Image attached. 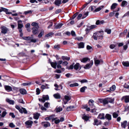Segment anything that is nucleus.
Returning <instances> with one entry per match:
<instances>
[{
  "instance_id": "nucleus-1",
  "label": "nucleus",
  "mask_w": 129,
  "mask_h": 129,
  "mask_svg": "<svg viewBox=\"0 0 129 129\" xmlns=\"http://www.w3.org/2000/svg\"><path fill=\"white\" fill-rule=\"evenodd\" d=\"M49 99V97L48 95H43L42 96V98L39 99V100L40 101L44 103L46 100H47Z\"/></svg>"
},
{
  "instance_id": "nucleus-2",
  "label": "nucleus",
  "mask_w": 129,
  "mask_h": 129,
  "mask_svg": "<svg viewBox=\"0 0 129 129\" xmlns=\"http://www.w3.org/2000/svg\"><path fill=\"white\" fill-rule=\"evenodd\" d=\"M93 64V60H91L89 63L87 64L83 68L85 69H89L91 67Z\"/></svg>"
},
{
  "instance_id": "nucleus-3",
  "label": "nucleus",
  "mask_w": 129,
  "mask_h": 129,
  "mask_svg": "<svg viewBox=\"0 0 129 129\" xmlns=\"http://www.w3.org/2000/svg\"><path fill=\"white\" fill-rule=\"evenodd\" d=\"M121 100L122 101H124L126 103L129 102V96L126 95L122 97Z\"/></svg>"
},
{
  "instance_id": "nucleus-4",
  "label": "nucleus",
  "mask_w": 129,
  "mask_h": 129,
  "mask_svg": "<svg viewBox=\"0 0 129 129\" xmlns=\"http://www.w3.org/2000/svg\"><path fill=\"white\" fill-rule=\"evenodd\" d=\"M39 26H37V27H34L32 28V33L34 35H36L38 34L39 33L38 28Z\"/></svg>"
},
{
  "instance_id": "nucleus-5",
  "label": "nucleus",
  "mask_w": 129,
  "mask_h": 129,
  "mask_svg": "<svg viewBox=\"0 0 129 129\" xmlns=\"http://www.w3.org/2000/svg\"><path fill=\"white\" fill-rule=\"evenodd\" d=\"M74 68L76 70H80L81 69V66L80 64L78 63H76V64L74 65Z\"/></svg>"
},
{
  "instance_id": "nucleus-6",
  "label": "nucleus",
  "mask_w": 129,
  "mask_h": 129,
  "mask_svg": "<svg viewBox=\"0 0 129 129\" xmlns=\"http://www.w3.org/2000/svg\"><path fill=\"white\" fill-rule=\"evenodd\" d=\"M94 101L92 100H89L88 103L90 108H92L95 107V106L94 105Z\"/></svg>"
},
{
  "instance_id": "nucleus-7",
  "label": "nucleus",
  "mask_w": 129,
  "mask_h": 129,
  "mask_svg": "<svg viewBox=\"0 0 129 129\" xmlns=\"http://www.w3.org/2000/svg\"><path fill=\"white\" fill-rule=\"evenodd\" d=\"M41 124L46 127L48 126H50V123L48 122L47 121L42 122L41 123Z\"/></svg>"
},
{
  "instance_id": "nucleus-8",
  "label": "nucleus",
  "mask_w": 129,
  "mask_h": 129,
  "mask_svg": "<svg viewBox=\"0 0 129 129\" xmlns=\"http://www.w3.org/2000/svg\"><path fill=\"white\" fill-rule=\"evenodd\" d=\"M101 121H98L97 119H95L94 120V122L93 124L94 125L97 126L101 125Z\"/></svg>"
},
{
  "instance_id": "nucleus-9",
  "label": "nucleus",
  "mask_w": 129,
  "mask_h": 129,
  "mask_svg": "<svg viewBox=\"0 0 129 129\" xmlns=\"http://www.w3.org/2000/svg\"><path fill=\"white\" fill-rule=\"evenodd\" d=\"M54 116V115H52L49 117L46 118L45 119L46 120H49L52 119V121H53L54 120L57 119V118L56 117L55 118H53V117Z\"/></svg>"
},
{
  "instance_id": "nucleus-10",
  "label": "nucleus",
  "mask_w": 129,
  "mask_h": 129,
  "mask_svg": "<svg viewBox=\"0 0 129 129\" xmlns=\"http://www.w3.org/2000/svg\"><path fill=\"white\" fill-rule=\"evenodd\" d=\"M63 25L62 23H59L58 24H56L54 25V28L55 29H59Z\"/></svg>"
},
{
  "instance_id": "nucleus-11",
  "label": "nucleus",
  "mask_w": 129,
  "mask_h": 129,
  "mask_svg": "<svg viewBox=\"0 0 129 129\" xmlns=\"http://www.w3.org/2000/svg\"><path fill=\"white\" fill-rule=\"evenodd\" d=\"M1 32L3 34H5L7 31V28L5 27H1Z\"/></svg>"
},
{
  "instance_id": "nucleus-12",
  "label": "nucleus",
  "mask_w": 129,
  "mask_h": 129,
  "mask_svg": "<svg viewBox=\"0 0 129 129\" xmlns=\"http://www.w3.org/2000/svg\"><path fill=\"white\" fill-rule=\"evenodd\" d=\"M61 0H55L54 3L56 6H59L61 3Z\"/></svg>"
},
{
  "instance_id": "nucleus-13",
  "label": "nucleus",
  "mask_w": 129,
  "mask_h": 129,
  "mask_svg": "<svg viewBox=\"0 0 129 129\" xmlns=\"http://www.w3.org/2000/svg\"><path fill=\"white\" fill-rule=\"evenodd\" d=\"M18 28H21L23 26V25L22 23V21L21 20H19L18 21Z\"/></svg>"
},
{
  "instance_id": "nucleus-14",
  "label": "nucleus",
  "mask_w": 129,
  "mask_h": 129,
  "mask_svg": "<svg viewBox=\"0 0 129 129\" xmlns=\"http://www.w3.org/2000/svg\"><path fill=\"white\" fill-rule=\"evenodd\" d=\"M19 91L21 94L23 95L26 94L27 93L26 90L24 89H21L19 90Z\"/></svg>"
},
{
  "instance_id": "nucleus-15",
  "label": "nucleus",
  "mask_w": 129,
  "mask_h": 129,
  "mask_svg": "<svg viewBox=\"0 0 129 129\" xmlns=\"http://www.w3.org/2000/svg\"><path fill=\"white\" fill-rule=\"evenodd\" d=\"M75 107L74 106H71L68 107L67 108V110L68 111H73L74 110Z\"/></svg>"
},
{
  "instance_id": "nucleus-16",
  "label": "nucleus",
  "mask_w": 129,
  "mask_h": 129,
  "mask_svg": "<svg viewBox=\"0 0 129 129\" xmlns=\"http://www.w3.org/2000/svg\"><path fill=\"white\" fill-rule=\"evenodd\" d=\"M50 63L51 66L54 69H56V66L57 65V63L56 62H50Z\"/></svg>"
},
{
  "instance_id": "nucleus-17",
  "label": "nucleus",
  "mask_w": 129,
  "mask_h": 129,
  "mask_svg": "<svg viewBox=\"0 0 129 129\" xmlns=\"http://www.w3.org/2000/svg\"><path fill=\"white\" fill-rule=\"evenodd\" d=\"M54 97L57 99H59L61 98V96L59 93H57L53 95Z\"/></svg>"
},
{
  "instance_id": "nucleus-18",
  "label": "nucleus",
  "mask_w": 129,
  "mask_h": 129,
  "mask_svg": "<svg viewBox=\"0 0 129 129\" xmlns=\"http://www.w3.org/2000/svg\"><path fill=\"white\" fill-rule=\"evenodd\" d=\"M101 62H103L102 60H100L98 59L94 60V63L96 66H98Z\"/></svg>"
},
{
  "instance_id": "nucleus-19",
  "label": "nucleus",
  "mask_w": 129,
  "mask_h": 129,
  "mask_svg": "<svg viewBox=\"0 0 129 129\" xmlns=\"http://www.w3.org/2000/svg\"><path fill=\"white\" fill-rule=\"evenodd\" d=\"M127 121H124L121 122V126L122 127L124 128H125L126 127V126L127 124Z\"/></svg>"
},
{
  "instance_id": "nucleus-20",
  "label": "nucleus",
  "mask_w": 129,
  "mask_h": 129,
  "mask_svg": "<svg viewBox=\"0 0 129 129\" xmlns=\"http://www.w3.org/2000/svg\"><path fill=\"white\" fill-rule=\"evenodd\" d=\"M89 60V58L87 57L83 58L81 59L80 60L82 62L85 63Z\"/></svg>"
},
{
  "instance_id": "nucleus-21",
  "label": "nucleus",
  "mask_w": 129,
  "mask_h": 129,
  "mask_svg": "<svg viewBox=\"0 0 129 129\" xmlns=\"http://www.w3.org/2000/svg\"><path fill=\"white\" fill-rule=\"evenodd\" d=\"M62 110V108L61 107H57L55 109L56 111V112H60Z\"/></svg>"
},
{
  "instance_id": "nucleus-22",
  "label": "nucleus",
  "mask_w": 129,
  "mask_h": 129,
  "mask_svg": "<svg viewBox=\"0 0 129 129\" xmlns=\"http://www.w3.org/2000/svg\"><path fill=\"white\" fill-rule=\"evenodd\" d=\"M33 123V121L31 120H29L26 122H25V124L26 125H27L29 126L30 125V126H31Z\"/></svg>"
},
{
  "instance_id": "nucleus-23",
  "label": "nucleus",
  "mask_w": 129,
  "mask_h": 129,
  "mask_svg": "<svg viewBox=\"0 0 129 129\" xmlns=\"http://www.w3.org/2000/svg\"><path fill=\"white\" fill-rule=\"evenodd\" d=\"M2 11L5 12L7 14H8V10L7 9L2 8L1 9H0V12Z\"/></svg>"
},
{
  "instance_id": "nucleus-24",
  "label": "nucleus",
  "mask_w": 129,
  "mask_h": 129,
  "mask_svg": "<svg viewBox=\"0 0 129 129\" xmlns=\"http://www.w3.org/2000/svg\"><path fill=\"white\" fill-rule=\"evenodd\" d=\"M104 23V21L103 20L100 21L99 20H97L96 22V24L97 25L103 24Z\"/></svg>"
},
{
  "instance_id": "nucleus-25",
  "label": "nucleus",
  "mask_w": 129,
  "mask_h": 129,
  "mask_svg": "<svg viewBox=\"0 0 129 129\" xmlns=\"http://www.w3.org/2000/svg\"><path fill=\"white\" fill-rule=\"evenodd\" d=\"M12 89L13 90H15L17 89V88L14 86H13L12 88L11 87L9 86V92L12 91Z\"/></svg>"
},
{
  "instance_id": "nucleus-26",
  "label": "nucleus",
  "mask_w": 129,
  "mask_h": 129,
  "mask_svg": "<svg viewBox=\"0 0 129 129\" xmlns=\"http://www.w3.org/2000/svg\"><path fill=\"white\" fill-rule=\"evenodd\" d=\"M123 65L126 67H129V62L128 61H123L122 62Z\"/></svg>"
},
{
  "instance_id": "nucleus-27",
  "label": "nucleus",
  "mask_w": 129,
  "mask_h": 129,
  "mask_svg": "<svg viewBox=\"0 0 129 129\" xmlns=\"http://www.w3.org/2000/svg\"><path fill=\"white\" fill-rule=\"evenodd\" d=\"M34 118L36 119H38L39 118V116H40V114L39 113H36L35 114H34Z\"/></svg>"
},
{
  "instance_id": "nucleus-28",
  "label": "nucleus",
  "mask_w": 129,
  "mask_h": 129,
  "mask_svg": "<svg viewBox=\"0 0 129 129\" xmlns=\"http://www.w3.org/2000/svg\"><path fill=\"white\" fill-rule=\"evenodd\" d=\"M117 4L116 3H113L111 7V10H113L115 9L117 6Z\"/></svg>"
},
{
  "instance_id": "nucleus-29",
  "label": "nucleus",
  "mask_w": 129,
  "mask_h": 129,
  "mask_svg": "<svg viewBox=\"0 0 129 129\" xmlns=\"http://www.w3.org/2000/svg\"><path fill=\"white\" fill-rule=\"evenodd\" d=\"M104 114L103 113L100 114H99L98 117L101 119H104Z\"/></svg>"
},
{
  "instance_id": "nucleus-30",
  "label": "nucleus",
  "mask_w": 129,
  "mask_h": 129,
  "mask_svg": "<svg viewBox=\"0 0 129 129\" xmlns=\"http://www.w3.org/2000/svg\"><path fill=\"white\" fill-rule=\"evenodd\" d=\"M104 7V6H102L96 9L95 10V11L96 12L99 11L103 8Z\"/></svg>"
},
{
  "instance_id": "nucleus-31",
  "label": "nucleus",
  "mask_w": 129,
  "mask_h": 129,
  "mask_svg": "<svg viewBox=\"0 0 129 129\" xmlns=\"http://www.w3.org/2000/svg\"><path fill=\"white\" fill-rule=\"evenodd\" d=\"M78 46L79 48H83L84 47V44L83 42H81L79 44Z\"/></svg>"
},
{
  "instance_id": "nucleus-32",
  "label": "nucleus",
  "mask_w": 129,
  "mask_h": 129,
  "mask_svg": "<svg viewBox=\"0 0 129 129\" xmlns=\"http://www.w3.org/2000/svg\"><path fill=\"white\" fill-rule=\"evenodd\" d=\"M83 108L84 109H86V110L87 111H89L90 110V108L88 107L87 105H85L83 106Z\"/></svg>"
},
{
  "instance_id": "nucleus-33",
  "label": "nucleus",
  "mask_w": 129,
  "mask_h": 129,
  "mask_svg": "<svg viewBox=\"0 0 129 129\" xmlns=\"http://www.w3.org/2000/svg\"><path fill=\"white\" fill-rule=\"evenodd\" d=\"M15 108L16 109L18 110L20 113H23V110L20 108V107L16 105L15 106Z\"/></svg>"
},
{
  "instance_id": "nucleus-34",
  "label": "nucleus",
  "mask_w": 129,
  "mask_h": 129,
  "mask_svg": "<svg viewBox=\"0 0 129 129\" xmlns=\"http://www.w3.org/2000/svg\"><path fill=\"white\" fill-rule=\"evenodd\" d=\"M48 84H46L45 85H42L41 86V88L42 89H44L45 88H48L49 87H48Z\"/></svg>"
},
{
  "instance_id": "nucleus-35",
  "label": "nucleus",
  "mask_w": 129,
  "mask_h": 129,
  "mask_svg": "<svg viewBox=\"0 0 129 129\" xmlns=\"http://www.w3.org/2000/svg\"><path fill=\"white\" fill-rule=\"evenodd\" d=\"M33 11L31 10L26 11L24 12V14L25 15H27L28 14H31Z\"/></svg>"
},
{
  "instance_id": "nucleus-36",
  "label": "nucleus",
  "mask_w": 129,
  "mask_h": 129,
  "mask_svg": "<svg viewBox=\"0 0 129 129\" xmlns=\"http://www.w3.org/2000/svg\"><path fill=\"white\" fill-rule=\"evenodd\" d=\"M105 117L109 120H110L111 119V115L109 114H107L105 116Z\"/></svg>"
},
{
  "instance_id": "nucleus-37",
  "label": "nucleus",
  "mask_w": 129,
  "mask_h": 129,
  "mask_svg": "<svg viewBox=\"0 0 129 129\" xmlns=\"http://www.w3.org/2000/svg\"><path fill=\"white\" fill-rule=\"evenodd\" d=\"M31 37H22L23 39L25 40H29L31 39Z\"/></svg>"
},
{
  "instance_id": "nucleus-38",
  "label": "nucleus",
  "mask_w": 129,
  "mask_h": 129,
  "mask_svg": "<svg viewBox=\"0 0 129 129\" xmlns=\"http://www.w3.org/2000/svg\"><path fill=\"white\" fill-rule=\"evenodd\" d=\"M61 58L63 60H69L70 59V57H65L63 56Z\"/></svg>"
},
{
  "instance_id": "nucleus-39",
  "label": "nucleus",
  "mask_w": 129,
  "mask_h": 129,
  "mask_svg": "<svg viewBox=\"0 0 129 129\" xmlns=\"http://www.w3.org/2000/svg\"><path fill=\"white\" fill-rule=\"evenodd\" d=\"M44 33V31L43 30L42 31L39 33L38 36V37L39 38H41L42 37Z\"/></svg>"
},
{
  "instance_id": "nucleus-40",
  "label": "nucleus",
  "mask_w": 129,
  "mask_h": 129,
  "mask_svg": "<svg viewBox=\"0 0 129 129\" xmlns=\"http://www.w3.org/2000/svg\"><path fill=\"white\" fill-rule=\"evenodd\" d=\"M103 32H104V31H98L96 33H95V34H96V35H97V36H96V37H97V39H98V38H99V35H101V34H100V33H103Z\"/></svg>"
},
{
  "instance_id": "nucleus-41",
  "label": "nucleus",
  "mask_w": 129,
  "mask_h": 129,
  "mask_svg": "<svg viewBox=\"0 0 129 129\" xmlns=\"http://www.w3.org/2000/svg\"><path fill=\"white\" fill-rule=\"evenodd\" d=\"M78 83H75L74 84H70V86L71 87H73L74 86H78Z\"/></svg>"
},
{
  "instance_id": "nucleus-42",
  "label": "nucleus",
  "mask_w": 129,
  "mask_h": 129,
  "mask_svg": "<svg viewBox=\"0 0 129 129\" xmlns=\"http://www.w3.org/2000/svg\"><path fill=\"white\" fill-rule=\"evenodd\" d=\"M108 101L107 98H106L104 99L103 101V102L104 104H107L108 103Z\"/></svg>"
},
{
  "instance_id": "nucleus-43",
  "label": "nucleus",
  "mask_w": 129,
  "mask_h": 129,
  "mask_svg": "<svg viewBox=\"0 0 129 129\" xmlns=\"http://www.w3.org/2000/svg\"><path fill=\"white\" fill-rule=\"evenodd\" d=\"M54 34V33L52 32L49 33L45 36V37H48L49 36H52Z\"/></svg>"
},
{
  "instance_id": "nucleus-44",
  "label": "nucleus",
  "mask_w": 129,
  "mask_h": 129,
  "mask_svg": "<svg viewBox=\"0 0 129 129\" xmlns=\"http://www.w3.org/2000/svg\"><path fill=\"white\" fill-rule=\"evenodd\" d=\"M105 31L107 32L108 34H110L111 32V30L108 29H106L105 30Z\"/></svg>"
},
{
  "instance_id": "nucleus-45",
  "label": "nucleus",
  "mask_w": 129,
  "mask_h": 129,
  "mask_svg": "<svg viewBox=\"0 0 129 129\" xmlns=\"http://www.w3.org/2000/svg\"><path fill=\"white\" fill-rule=\"evenodd\" d=\"M108 101V102L111 103H112L114 101V99H112L111 98H107Z\"/></svg>"
},
{
  "instance_id": "nucleus-46",
  "label": "nucleus",
  "mask_w": 129,
  "mask_h": 129,
  "mask_svg": "<svg viewBox=\"0 0 129 129\" xmlns=\"http://www.w3.org/2000/svg\"><path fill=\"white\" fill-rule=\"evenodd\" d=\"M127 4V2L125 1H123L122 2L121 6L122 7L124 6Z\"/></svg>"
},
{
  "instance_id": "nucleus-47",
  "label": "nucleus",
  "mask_w": 129,
  "mask_h": 129,
  "mask_svg": "<svg viewBox=\"0 0 129 129\" xmlns=\"http://www.w3.org/2000/svg\"><path fill=\"white\" fill-rule=\"evenodd\" d=\"M87 88V87L86 86H84L81 88L80 89V91L81 92H83L84 91L85 88Z\"/></svg>"
},
{
  "instance_id": "nucleus-48",
  "label": "nucleus",
  "mask_w": 129,
  "mask_h": 129,
  "mask_svg": "<svg viewBox=\"0 0 129 129\" xmlns=\"http://www.w3.org/2000/svg\"><path fill=\"white\" fill-rule=\"evenodd\" d=\"M14 101L9 99V103L10 104L13 105L14 104Z\"/></svg>"
},
{
  "instance_id": "nucleus-49",
  "label": "nucleus",
  "mask_w": 129,
  "mask_h": 129,
  "mask_svg": "<svg viewBox=\"0 0 129 129\" xmlns=\"http://www.w3.org/2000/svg\"><path fill=\"white\" fill-rule=\"evenodd\" d=\"M97 35L95 34V33H93V36H92V38H93L95 40H97V37L96 36Z\"/></svg>"
},
{
  "instance_id": "nucleus-50",
  "label": "nucleus",
  "mask_w": 129,
  "mask_h": 129,
  "mask_svg": "<svg viewBox=\"0 0 129 129\" xmlns=\"http://www.w3.org/2000/svg\"><path fill=\"white\" fill-rule=\"evenodd\" d=\"M88 12H86L85 13H84L83 16L82 17V19H83L85 18L87 16H88Z\"/></svg>"
},
{
  "instance_id": "nucleus-51",
  "label": "nucleus",
  "mask_w": 129,
  "mask_h": 129,
  "mask_svg": "<svg viewBox=\"0 0 129 129\" xmlns=\"http://www.w3.org/2000/svg\"><path fill=\"white\" fill-rule=\"evenodd\" d=\"M31 25L34 26L36 27H37V26H39L38 23L36 22L33 23Z\"/></svg>"
},
{
  "instance_id": "nucleus-52",
  "label": "nucleus",
  "mask_w": 129,
  "mask_h": 129,
  "mask_svg": "<svg viewBox=\"0 0 129 129\" xmlns=\"http://www.w3.org/2000/svg\"><path fill=\"white\" fill-rule=\"evenodd\" d=\"M83 38L82 37H78L76 38V39L78 41H81L83 39Z\"/></svg>"
},
{
  "instance_id": "nucleus-53",
  "label": "nucleus",
  "mask_w": 129,
  "mask_h": 129,
  "mask_svg": "<svg viewBox=\"0 0 129 129\" xmlns=\"http://www.w3.org/2000/svg\"><path fill=\"white\" fill-rule=\"evenodd\" d=\"M115 89V85H113L110 88V90L112 91H114Z\"/></svg>"
},
{
  "instance_id": "nucleus-54",
  "label": "nucleus",
  "mask_w": 129,
  "mask_h": 129,
  "mask_svg": "<svg viewBox=\"0 0 129 129\" xmlns=\"http://www.w3.org/2000/svg\"><path fill=\"white\" fill-rule=\"evenodd\" d=\"M113 115L114 118H116L118 116V115L117 114L114 112L113 113Z\"/></svg>"
},
{
  "instance_id": "nucleus-55",
  "label": "nucleus",
  "mask_w": 129,
  "mask_h": 129,
  "mask_svg": "<svg viewBox=\"0 0 129 129\" xmlns=\"http://www.w3.org/2000/svg\"><path fill=\"white\" fill-rule=\"evenodd\" d=\"M82 118L86 121L88 120L89 119L88 117L86 116H83L82 117Z\"/></svg>"
},
{
  "instance_id": "nucleus-56",
  "label": "nucleus",
  "mask_w": 129,
  "mask_h": 129,
  "mask_svg": "<svg viewBox=\"0 0 129 129\" xmlns=\"http://www.w3.org/2000/svg\"><path fill=\"white\" fill-rule=\"evenodd\" d=\"M59 46L58 45H55L54 47V48L56 50L59 49Z\"/></svg>"
},
{
  "instance_id": "nucleus-57",
  "label": "nucleus",
  "mask_w": 129,
  "mask_h": 129,
  "mask_svg": "<svg viewBox=\"0 0 129 129\" xmlns=\"http://www.w3.org/2000/svg\"><path fill=\"white\" fill-rule=\"evenodd\" d=\"M125 111L128 112V113H129V107L126 106L125 108Z\"/></svg>"
},
{
  "instance_id": "nucleus-58",
  "label": "nucleus",
  "mask_w": 129,
  "mask_h": 129,
  "mask_svg": "<svg viewBox=\"0 0 129 129\" xmlns=\"http://www.w3.org/2000/svg\"><path fill=\"white\" fill-rule=\"evenodd\" d=\"M68 64V63L67 61H64L62 62V65L63 66H66Z\"/></svg>"
},
{
  "instance_id": "nucleus-59",
  "label": "nucleus",
  "mask_w": 129,
  "mask_h": 129,
  "mask_svg": "<svg viewBox=\"0 0 129 129\" xmlns=\"http://www.w3.org/2000/svg\"><path fill=\"white\" fill-rule=\"evenodd\" d=\"M49 105V103L48 102H46L44 104V106L48 108V106Z\"/></svg>"
},
{
  "instance_id": "nucleus-60",
  "label": "nucleus",
  "mask_w": 129,
  "mask_h": 129,
  "mask_svg": "<svg viewBox=\"0 0 129 129\" xmlns=\"http://www.w3.org/2000/svg\"><path fill=\"white\" fill-rule=\"evenodd\" d=\"M88 82L87 80L85 79H83L82 80H81L80 81V82L81 83H85V82Z\"/></svg>"
},
{
  "instance_id": "nucleus-61",
  "label": "nucleus",
  "mask_w": 129,
  "mask_h": 129,
  "mask_svg": "<svg viewBox=\"0 0 129 129\" xmlns=\"http://www.w3.org/2000/svg\"><path fill=\"white\" fill-rule=\"evenodd\" d=\"M9 126L12 128L14 127L15 126V125L12 123H10L9 125Z\"/></svg>"
},
{
  "instance_id": "nucleus-62",
  "label": "nucleus",
  "mask_w": 129,
  "mask_h": 129,
  "mask_svg": "<svg viewBox=\"0 0 129 129\" xmlns=\"http://www.w3.org/2000/svg\"><path fill=\"white\" fill-rule=\"evenodd\" d=\"M9 115L13 118H14L15 117V116L13 113H10L9 114Z\"/></svg>"
},
{
  "instance_id": "nucleus-63",
  "label": "nucleus",
  "mask_w": 129,
  "mask_h": 129,
  "mask_svg": "<svg viewBox=\"0 0 129 129\" xmlns=\"http://www.w3.org/2000/svg\"><path fill=\"white\" fill-rule=\"evenodd\" d=\"M61 11V9H59L56 10L55 13L56 14H58Z\"/></svg>"
},
{
  "instance_id": "nucleus-64",
  "label": "nucleus",
  "mask_w": 129,
  "mask_h": 129,
  "mask_svg": "<svg viewBox=\"0 0 129 129\" xmlns=\"http://www.w3.org/2000/svg\"><path fill=\"white\" fill-rule=\"evenodd\" d=\"M124 88H129V85H128L127 84L125 83L123 86Z\"/></svg>"
}]
</instances>
